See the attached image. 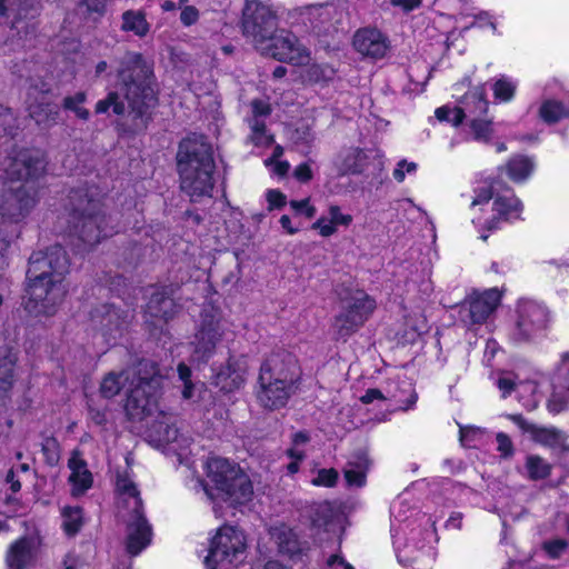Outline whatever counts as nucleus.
Returning <instances> with one entry per match:
<instances>
[{
    "label": "nucleus",
    "instance_id": "nucleus-1",
    "mask_svg": "<svg viewBox=\"0 0 569 569\" xmlns=\"http://www.w3.org/2000/svg\"><path fill=\"white\" fill-rule=\"evenodd\" d=\"M44 170L36 151L12 150L0 160V259L20 234V224L37 206L39 196L34 180Z\"/></svg>",
    "mask_w": 569,
    "mask_h": 569
},
{
    "label": "nucleus",
    "instance_id": "nucleus-2",
    "mask_svg": "<svg viewBox=\"0 0 569 569\" xmlns=\"http://www.w3.org/2000/svg\"><path fill=\"white\" fill-rule=\"evenodd\" d=\"M118 79L119 93L110 92L107 99L98 101L96 112L104 113L112 107L116 114H122L128 108L136 120V129H144L149 110L157 102L151 64L142 54L127 52L120 61Z\"/></svg>",
    "mask_w": 569,
    "mask_h": 569
},
{
    "label": "nucleus",
    "instance_id": "nucleus-3",
    "mask_svg": "<svg viewBox=\"0 0 569 569\" xmlns=\"http://www.w3.org/2000/svg\"><path fill=\"white\" fill-rule=\"evenodd\" d=\"M68 268L67 253L59 244L31 254L24 297V309L30 316L51 317L58 311L67 295L63 277Z\"/></svg>",
    "mask_w": 569,
    "mask_h": 569
},
{
    "label": "nucleus",
    "instance_id": "nucleus-4",
    "mask_svg": "<svg viewBox=\"0 0 569 569\" xmlns=\"http://www.w3.org/2000/svg\"><path fill=\"white\" fill-rule=\"evenodd\" d=\"M128 387V398L124 406L131 420L142 421L157 408V396L162 387V376L157 365L151 360H142L137 366L127 368L119 373H108L100 385L104 398L117 396L122 388Z\"/></svg>",
    "mask_w": 569,
    "mask_h": 569
},
{
    "label": "nucleus",
    "instance_id": "nucleus-5",
    "mask_svg": "<svg viewBox=\"0 0 569 569\" xmlns=\"http://www.w3.org/2000/svg\"><path fill=\"white\" fill-rule=\"evenodd\" d=\"M406 512L402 502L391 507V532L398 561L412 569H429L436 559L433 523L426 516L418 520Z\"/></svg>",
    "mask_w": 569,
    "mask_h": 569
},
{
    "label": "nucleus",
    "instance_id": "nucleus-6",
    "mask_svg": "<svg viewBox=\"0 0 569 569\" xmlns=\"http://www.w3.org/2000/svg\"><path fill=\"white\" fill-rule=\"evenodd\" d=\"M181 189L192 199L211 196L214 161L211 146L203 137H189L179 144L177 154Z\"/></svg>",
    "mask_w": 569,
    "mask_h": 569
},
{
    "label": "nucleus",
    "instance_id": "nucleus-7",
    "mask_svg": "<svg viewBox=\"0 0 569 569\" xmlns=\"http://www.w3.org/2000/svg\"><path fill=\"white\" fill-rule=\"evenodd\" d=\"M206 482L198 481V486L210 501H223L230 506L247 503L253 495L252 483L248 475L234 462L210 457L204 465Z\"/></svg>",
    "mask_w": 569,
    "mask_h": 569
},
{
    "label": "nucleus",
    "instance_id": "nucleus-8",
    "mask_svg": "<svg viewBox=\"0 0 569 569\" xmlns=\"http://www.w3.org/2000/svg\"><path fill=\"white\" fill-rule=\"evenodd\" d=\"M435 114L438 120L453 127L465 123L478 142H488L495 132V117L489 113L486 86L470 89L457 101V106H442L436 109Z\"/></svg>",
    "mask_w": 569,
    "mask_h": 569
},
{
    "label": "nucleus",
    "instance_id": "nucleus-9",
    "mask_svg": "<svg viewBox=\"0 0 569 569\" xmlns=\"http://www.w3.org/2000/svg\"><path fill=\"white\" fill-rule=\"evenodd\" d=\"M119 516L126 523V549L131 556L139 555L152 539V529L142 511L140 492L128 473L117 478Z\"/></svg>",
    "mask_w": 569,
    "mask_h": 569
},
{
    "label": "nucleus",
    "instance_id": "nucleus-10",
    "mask_svg": "<svg viewBox=\"0 0 569 569\" xmlns=\"http://www.w3.org/2000/svg\"><path fill=\"white\" fill-rule=\"evenodd\" d=\"M298 366L290 356H272L267 359L260 370L259 401L268 409L283 407L290 396L292 383L297 377Z\"/></svg>",
    "mask_w": 569,
    "mask_h": 569
},
{
    "label": "nucleus",
    "instance_id": "nucleus-11",
    "mask_svg": "<svg viewBox=\"0 0 569 569\" xmlns=\"http://www.w3.org/2000/svg\"><path fill=\"white\" fill-rule=\"evenodd\" d=\"M511 320L510 340L515 343H526L546 337L552 317L543 302L522 298L517 301Z\"/></svg>",
    "mask_w": 569,
    "mask_h": 569
},
{
    "label": "nucleus",
    "instance_id": "nucleus-12",
    "mask_svg": "<svg viewBox=\"0 0 569 569\" xmlns=\"http://www.w3.org/2000/svg\"><path fill=\"white\" fill-rule=\"evenodd\" d=\"M247 541L242 530L232 526L220 527L210 540L204 558L207 569H230L246 552Z\"/></svg>",
    "mask_w": 569,
    "mask_h": 569
},
{
    "label": "nucleus",
    "instance_id": "nucleus-13",
    "mask_svg": "<svg viewBox=\"0 0 569 569\" xmlns=\"http://www.w3.org/2000/svg\"><path fill=\"white\" fill-rule=\"evenodd\" d=\"M277 28V16L266 1L246 0L242 32L257 50L270 40Z\"/></svg>",
    "mask_w": 569,
    "mask_h": 569
},
{
    "label": "nucleus",
    "instance_id": "nucleus-14",
    "mask_svg": "<svg viewBox=\"0 0 569 569\" xmlns=\"http://www.w3.org/2000/svg\"><path fill=\"white\" fill-rule=\"evenodd\" d=\"M72 217L77 221L74 229L79 239L89 247H93L102 238L118 232L113 227H108L111 218L100 210V204L96 200L81 199V203L74 209Z\"/></svg>",
    "mask_w": 569,
    "mask_h": 569
},
{
    "label": "nucleus",
    "instance_id": "nucleus-15",
    "mask_svg": "<svg viewBox=\"0 0 569 569\" xmlns=\"http://www.w3.org/2000/svg\"><path fill=\"white\" fill-rule=\"evenodd\" d=\"M229 331L228 321L217 310H204L201 316L199 329L194 335L191 360L193 362H207L217 350Z\"/></svg>",
    "mask_w": 569,
    "mask_h": 569
},
{
    "label": "nucleus",
    "instance_id": "nucleus-16",
    "mask_svg": "<svg viewBox=\"0 0 569 569\" xmlns=\"http://www.w3.org/2000/svg\"><path fill=\"white\" fill-rule=\"evenodd\" d=\"M39 12L37 0H0V16L11 19V30L16 31L19 38L0 44V54H8L18 48H23L22 36L27 38L33 32L32 20Z\"/></svg>",
    "mask_w": 569,
    "mask_h": 569
},
{
    "label": "nucleus",
    "instance_id": "nucleus-17",
    "mask_svg": "<svg viewBox=\"0 0 569 569\" xmlns=\"http://www.w3.org/2000/svg\"><path fill=\"white\" fill-rule=\"evenodd\" d=\"M376 309V301L362 290L351 291L341 299V311L335 319V328L340 337H349L358 331Z\"/></svg>",
    "mask_w": 569,
    "mask_h": 569
},
{
    "label": "nucleus",
    "instance_id": "nucleus-18",
    "mask_svg": "<svg viewBox=\"0 0 569 569\" xmlns=\"http://www.w3.org/2000/svg\"><path fill=\"white\" fill-rule=\"evenodd\" d=\"M495 178L480 181L475 188V198L471 203L472 210L478 212L472 223L476 226L479 238L486 241L490 233L497 229L498 220V197H495Z\"/></svg>",
    "mask_w": 569,
    "mask_h": 569
},
{
    "label": "nucleus",
    "instance_id": "nucleus-19",
    "mask_svg": "<svg viewBox=\"0 0 569 569\" xmlns=\"http://www.w3.org/2000/svg\"><path fill=\"white\" fill-rule=\"evenodd\" d=\"M262 54L296 66H307L310 51L288 30L276 31L260 50Z\"/></svg>",
    "mask_w": 569,
    "mask_h": 569
},
{
    "label": "nucleus",
    "instance_id": "nucleus-20",
    "mask_svg": "<svg viewBox=\"0 0 569 569\" xmlns=\"http://www.w3.org/2000/svg\"><path fill=\"white\" fill-rule=\"evenodd\" d=\"M50 84L43 80L31 81L28 88L26 104L29 116L39 126L51 127L56 123L59 111L48 101Z\"/></svg>",
    "mask_w": 569,
    "mask_h": 569
},
{
    "label": "nucleus",
    "instance_id": "nucleus-21",
    "mask_svg": "<svg viewBox=\"0 0 569 569\" xmlns=\"http://www.w3.org/2000/svg\"><path fill=\"white\" fill-rule=\"evenodd\" d=\"M310 521L316 535L331 533L337 537L340 547L345 531V517L333 503L322 501L312 505Z\"/></svg>",
    "mask_w": 569,
    "mask_h": 569
},
{
    "label": "nucleus",
    "instance_id": "nucleus-22",
    "mask_svg": "<svg viewBox=\"0 0 569 569\" xmlns=\"http://www.w3.org/2000/svg\"><path fill=\"white\" fill-rule=\"evenodd\" d=\"M90 322L96 333L110 345L121 337L124 317L113 306L103 305L91 313Z\"/></svg>",
    "mask_w": 569,
    "mask_h": 569
},
{
    "label": "nucleus",
    "instance_id": "nucleus-23",
    "mask_svg": "<svg viewBox=\"0 0 569 569\" xmlns=\"http://www.w3.org/2000/svg\"><path fill=\"white\" fill-rule=\"evenodd\" d=\"M550 387L551 393L547 408L552 413H559L569 407V351L561 353L555 367Z\"/></svg>",
    "mask_w": 569,
    "mask_h": 569
},
{
    "label": "nucleus",
    "instance_id": "nucleus-24",
    "mask_svg": "<svg viewBox=\"0 0 569 569\" xmlns=\"http://www.w3.org/2000/svg\"><path fill=\"white\" fill-rule=\"evenodd\" d=\"M353 48L363 58L379 60L389 51L390 41L377 28H362L353 36Z\"/></svg>",
    "mask_w": 569,
    "mask_h": 569
},
{
    "label": "nucleus",
    "instance_id": "nucleus-25",
    "mask_svg": "<svg viewBox=\"0 0 569 569\" xmlns=\"http://www.w3.org/2000/svg\"><path fill=\"white\" fill-rule=\"evenodd\" d=\"M498 306V290L490 289L473 293L461 307V315L469 318L471 323L483 322Z\"/></svg>",
    "mask_w": 569,
    "mask_h": 569
},
{
    "label": "nucleus",
    "instance_id": "nucleus-26",
    "mask_svg": "<svg viewBox=\"0 0 569 569\" xmlns=\"http://www.w3.org/2000/svg\"><path fill=\"white\" fill-rule=\"evenodd\" d=\"M246 373V361L243 359L230 358L227 366L216 372L213 383L220 388L221 391L232 392L243 386Z\"/></svg>",
    "mask_w": 569,
    "mask_h": 569
},
{
    "label": "nucleus",
    "instance_id": "nucleus-27",
    "mask_svg": "<svg viewBox=\"0 0 569 569\" xmlns=\"http://www.w3.org/2000/svg\"><path fill=\"white\" fill-rule=\"evenodd\" d=\"M40 540L37 536L23 537L13 542L7 552L9 569H26L34 559Z\"/></svg>",
    "mask_w": 569,
    "mask_h": 569
},
{
    "label": "nucleus",
    "instance_id": "nucleus-28",
    "mask_svg": "<svg viewBox=\"0 0 569 569\" xmlns=\"http://www.w3.org/2000/svg\"><path fill=\"white\" fill-rule=\"evenodd\" d=\"M160 392L157 396V401H159ZM154 418V423L150 427L148 437L150 441L161 445H169L174 442L178 439V429L171 423V416L164 413L159 410V402H157V408L150 416H146L142 420Z\"/></svg>",
    "mask_w": 569,
    "mask_h": 569
},
{
    "label": "nucleus",
    "instance_id": "nucleus-29",
    "mask_svg": "<svg viewBox=\"0 0 569 569\" xmlns=\"http://www.w3.org/2000/svg\"><path fill=\"white\" fill-rule=\"evenodd\" d=\"M352 216L342 212L338 204H330L326 214H322L313 224L312 229L323 238L333 236L339 227L348 228L352 223Z\"/></svg>",
    "mask_w": 569,
    "mask_h": 569
},
{
    "label": "nucleus",
    "instance_id": "nucleus-30",
    "mask_svg": "<svg viewBox=\"0 0 569 569\" xmlns=\"http://www.w3.org/2000/svg\"><path fill=\"white\" fill-rule=\"evenodd\" d=\"M176 305L166 288H153L147 303L146 315L150 318L167 321L173 317Z\"/></svg>",
    "mask_w": 569,
    "mask_h": 569
},
{
    "label": "nucleus",
    "instance_id": "nucleus-31",
    "mask_svg": "<svg viewBox=\"0 0 569 569\" xmlns=\"http://www.w3.org/2000/svg\"><path fill=\"white\" fill-rule=\"evenodd\" d=\"M403 391L409 395L407 401H403L402 397L398 393L390 391L383 393L379 389H368L360 399L363 403H372L375 401L390 402L388 407L393 406L397 409L408 410L416 403L417 395L410 385H406V390Z\"/></svg>",
    "mask_w": 569,
    "mask_h": 569
},
{
    "label": "nucleus",
    "instance_id": "nucleus-32",
    "mask_svg": "<svg viewBox=\"0 0 569 569\" xmlns=\"http://www.w3.org/2000/svg\"><path fill=\"white\" fill-rule=\"evenodd\" d=\"M70 469L69 481L72 487V495L80 496L84 493L92 485V475L87 468V463L74 452L68 462Z\"/></svg>",
    "mask_w": 569,
    "mask_h": 569
},
{
    "label": "nucleus",
    "instance_id": "nucleus-33",
    "mask_svg": "<svg viewBox=\"0 0 569 569\" xmlns=\"http://www.w3.org/2000/svg\"><path fill=\"white\" fill-rule=\"evenodd\" d=\"M16 353L8 346L0 348V406L6 403L13 382Z\"/></svg>",
    "mask_w": 569,
    "mask_h": 569
},
{
    "label": "nucleus",
    "instance_id": "nucleus-34",
    "mask_svg": "<svg viewBox=\"0 0 569 569\" xmlns=\"http://www.w3.org/2000/svg\"><path fill=\"white\" fill-rule=\"evenodd\" d=\"M366 154L358 148L341 150L335 159V167L340 174L360 173L365 167Z\"/></svg>",
    "mask_w": 569,
    "mask_h": 569
},
{
    "label": "nucleus",
    "instance_id": "nucleus-35",
    "mask_svg": "<svg viewBox=\"0 0 569 569\" xmlns=\"http://www.w3.org/2000/svg\"><path fill=\"white\" fill-rule=\"evenodd\" d=\"M532 438L536 442L549 447L556 452H569V439L555 428H533Z\"/></svg>",
    "mask_w": 569,
    "mask_h": 569
},
{
    "label": "nucleus",
    "instance_id": "nucleus-36",
    "mask_svg": "<svg viewBox=\"0 0 569 569\" xmlns=\"http://www.w3.org/2000/svg\"><path fill=\"white\" fill-rule=\"evenodd\" d=\"M500 393L506 397L510 395L513 390L520 391V392H531L533 396V400L531 402H528V405L536 406L537 401L539 400L537 397V385L536 382L528 381L522 382L519 381L518 376L511 371H503L500 372Z\"/></svg>",
    "mask_w": 569,
    "mask_h": 569
},
{
    "label": "nucleus",
    "instance_id": "nucleus-37",
    "mask_svg": "<svg viewBox=\"0 0 569 569\" xmlns=\"http://www.w3.org/2000/svg\"><path fill=\"white\" fill-rule=\"evenodd\" d=\"M271 538L278 545L279 551L293 555L299 551L297 535L286 525L274 526L270 530Z\"/></svg>",
    "mask_w": 569,
    "mask_h": 569
},
{
    "label": "nucleus",
    "instance_id": "nucleus-38",
    "mask_svg": "<svg viewBox=\"0 0 569 569\" xmlns=\"http://www.w3.org/2000/svg\"><path fill=\"white\" fill-rule=\"evenodd\" d=\"M121 19V30L124 32H132L134 36L142 38L150 30L144 12L140 10H127L122 13Z\"/></svg>",
    "mask_w": 569,
    "mask_h": 569
},
{
    "label": "nucleus",
    "instance_id": "nucleus-39",
    "mask_svg": "<svg viewBox=\"0 0 569 569\" xmlns=\"http://www.w3.org/2000/svg\"><path fill=\"white\" fill-rule=\"evenodd\" d=\"M533 170V162L525 156H515L506 163V172L515 182L525 181Z\"/></svg>",
    "mask_w": 569,
    "mask_h": 569
},
{
    "label": "nucleus",
    "instance_id": "nucleus-40",
    "mask_svg": "<svg viewBox=\"0 0 569 569\" xmlns=\"http://www.w3.org/2000/svg\"><path fill=\"white\" fill-rule=\"evenodd\" d=\"M522 211V204L513 192L508 188L500 186V220L518 219Z\"/></svg>",
    "mask_w": 569,
    "mask_h": 569
},
{
    "label": "nucleus",
    "instance_id": "nucleus-41",
    "mask_svg": "<svg viewBox=\"0 0 569 569\" xmlns=\"http://www.w3.org/2000/svg\"><path fill=\"white\" fill-rule=\"evenodd\" d=\"M491 435L483 428L459 425V440L461 446L477 448L485 445Z\"/></svg>",
    "mask_w": 569,
    "mask_h": 569
},
{
    "label": "nucleus",
    "instance_id": "nucleus-42",
    "mask_svg": "<svg viewBox=\"0 0 569 569\" xmlns=\"http://www.w3.org/2000/svg\"><path fill=\"white\" fill-rule=\"evenodd\" d=\"M369 461L366 456H360L357 461H349L345 469V478L350 487H361L366 482V472Z\"/></svg>",
    "mask_w": 569,
    "mask_h": 569
},
{
    "label": "nucleus",
    "instance_id": "nucleus-43",
    "mask_svg": "<svg viewBox=\"0 0 569 569\" xmlns=\"http://www.w3.org/2000/svg\"><path fill=\"white\" fill-rule=\"evenodd\" d=\"M62 529L68 536L79 532L83 523L82 509L80 507L66 506L61 509Z\"/></svg>",
    "mask_w": 569,
    "mask_h": 569
},
{
    "label": "nucleus",
    "instance_id": "nucleus-44",
    "mask_svg": "<svg viewBox=\"0 0 569 569\" xmlns=\"http://www.w3.org/2000/svg\"><path fill=\"white\" fill-rule=\"evenodd\" d=\"M335 76V69L329 64L312 63L303 71V79L311 83L330 81Z\"/></svg>",
    "mask_w": 569,
    "mask_h": 569
},
{
    "label": "nucleus",
    "instance_id": "nucleus-45",
    "mask_svg": "<svg viewBox=\"0 0 569 569\" xmlns=\"http://www.w3.org/2000/svg\"><path fill=\"white\" fill-rule=\"evenodd\" d=\"M565 114V107L555 100H546L539 109V116L546 123H555Z\"/></svg>",
    "mask_w": 569,
    "mask_h": 569
},
{
    "label": "nucleus",
    "instance_id": "nucleus-46",
    "mask_svg": "<svg viewBox=\"0 0 569 569\" xmlns=\"http://www.w3.org/2000/svg\"><path fill=\"white\" fill-rule=\"evenodd\" d=\"M249 126L251 129V140L258 147H267L273 142V137L266 131V124L263 120L249 119Z\"/></svg>",
    "mask_w": 569,
    "mask_h": 569
},
{
    "label": "nucleus",
    "instance_id": "nucleus-47",
    "mask_svg": "<svg viewBox=\"0 0 569 569\" xmlns=\"http://www.w3.org/2000/svg\"><path fill=\"white\" fill-rule=\"evenodd\" d=\"M309 442L307 432L299 431L293 435L291 447L287 450L290 459L303 460L306 458V446Z\"/></svg>",
    "mask_w": 569,
    "mask_h": 569
},
{
    "label": "nucleus",
    "instance_id": "nucleus-48",
    "mask_svg": "<svg viewBox=\"0 0 569 569\" xmlns=\"http://www.w3.org/2000/svg\"><path fill=\"white\" fill-rule=\"evenodd\" d=\"M177 370H178L179 380L183 383V388H182L183 399H187V400L192 399L196 396L198 387L191 381L190 368L186 363L180 362L178 365Z\"/></svg>",
    "mask_w": 569,
    "mask_h": 569
},
{
    "label": "nucleus",
    "instance_id": "nucleus-49",
    "mask_svg": "<svg viewBox=\"0 0 569 569\" xmlns=\"http://www.w3.org/2000/svg\"><path fill=\"white\" fill-rule=\"evenodd\" d=\"M86 101V93L78 92L74 96L66 97L63 100V108L74 112V114L82 119L87 120L89 118V111L81 107V104Z\"/></svg>",
    "mask_w": 569,
    "mask_h": 569
},
{
    "label": "nucleus",
    "instance_id": "nucleus-50",
    "mask_svg": "<svg viewBox=\"0 0 569 569\" xmlns=\"http://www.w3.org/2000/svg\"><path fill=\"white\" fill-rule=\"evenodd\" d=\"M527 468L530 477L533 479H542L550 473V465L537 456L528 458Z\"/></svg>",
    "mask_w": 569,
    "mask_h": 569
},
{
    "label": "nucleus",
    "instance_id": "nucleus-51",
    "mask_svg": "<svg viewBox=\"0 0 569 569\" xmlns=\"http://www.w3.org/2000/svg\"><path fill=\"white\" fill-rule=\"evenodd\" d=\"M338 477V471L333 468L320 469L312 478L311 483L316 487L331 488L337 483Z\"/></svg>",
    "mask_w": 569,
    "mask_h": 569
},
{
    "label": "nucleus",
    "instance_id": "nucleus-52",
    "mask_svg": "<svg viewBox=\"0 0 569 569\" xmlns=\"http://www.w3.org/2000/svg\"><path fill=\"white\" fill-rule=\"evenodd\" d=\"M497 351H498V343L495 340H489L486 345L483 360H482L485 366L490 368L489 378L493 380L495 385H498V378H496V372H495Z\"/></svg>",
    "mask_w": 569,
    "mask_h": 569
},
{
    "label": "nucleus",
    "instance_id": "nucleus-53",
    "mask_svg": "<svg viewBox=\"0 0 569 569\" xmlns=\"http://www.w3.org/2000/svg\"><path fill=\"white\" fill-rule=\"evenodd\" d=\"M16 118L10 109L0 106V137L13 136Z\"/></svg>",
    "mask_w": 569,
    "mask_h": 569
},
{
    "label": "nucleus",
    "instance_id": "nucleus-54",
    "mask_svg": "<svg viewBox=\"0 0 569 569\" xmlns=\"http://www.w3.org/2000/svg\"><path fill=\"white\" fill-rule=\"evenodd\" d=\"M418 170V164L413 161L400 160L393 169L392 177L396 181L402 182L406 176H413Z\"/></svg>",
    "mask_w": 569,
    "mask_h": 569
},
{
    "label": "nucleus",
    "instance_id": "nucleus-55",
    "mask_svg": "<svg viewBox=\"0 0 569 569\" xmlns=\"http://www.w3.org/2000/svg\"><path fill=\"white\" fill-rule=\"evenodd\" d=\"M290 208L297 213L302 214L306 218H313L316 214V208L310 203V199L306 198L302 200H291L289 202Z\"/></svg>",
    "mask_w": 569,
    "mask_h": 569
},
{
    "label": "nucleus",
    "instance_id": "nucleus-56",
    "mask_svg": "<svg viewBox=\"0 0 569 569\" xmlns=\"http://www.w3.org/2000/svg\"><path fill=\"white\" fill-rule=\"evenodd\" d=\"M42 451L48 463L54 465L59 460V445L56 439L47 438L42 442Z\"/></svg>",
    "mask_w": 569,
    "mask_h": 569
},
{
    "label": "nucleus",
    "instance_id": "nucleus-57",
    "mask_svg": "<svg viewBox=\"0 0 569 569\" xmlns=\"http://www.w3.org/2000/svg\"><path fill=\"white\" fill-rule=\"evenodd\" d=\"M567 541L563 539H556L546 541L543 543V550L548 553V556L552 559L559 558L565 550L567 549Z\"/></svg>",
    "mask_w": 569,
    "mask_h": 569
},
{
    "label": "nucleus",
    "instance_id": "nucleus-58",
    "mask_svg": "<svg viewBox=\"0 0 569 569\" xmlns=\"http://www.w3.org/2000/svg\"><path fill=\"white\" fill-rule=\"evenodd\" d=\"M517 83L507 77H500V102L510 101L516 92Z\"/></svg>",
    "mask_w": 569,
    "mask_h": 569
},
{
    "label": "nucleus",
    "instance_id": "nucleus-59",
    "mask_svg": "<svg viewBox=\"0 0 569 569\" xmlns=\"http://www.w3.org/2000/svg\"><path fill=\"white\" fill-rule=\"evenodd\" d=\"M268 210L280 209L287 203V197L279 190L269 189L266 192Z\"/></svg>",
    "mask_w": 569,
    "mask_h": 569
},
{
    "label": "nucleus",
    "instance_id": "nucleus-60",
    "mask_svg": "<svg viewBox=\"0 0 569 569\" xmlns=\"http://www.w3.org/2000/svg\"><path fill=\"white\" fill-rule=\"evenodd\" d=\"M252 117L250 119L263 120L270 114L271 108L267 101L253 100L251 102Z\"/></svg>",
    "mask_w": 569,
    "mask_h": 569
},
{
    "label": "nucleus",
    "instance_id": "nucleus-61",
    "mask_svg": "<svg viewBox=\"0 0 569 569\" xmlns=\"http://www.w3.org/2000/svg\"><path fill=\"white\" fill-rule=\"evenodd\" d=\"M199 10L194 6L181 8L180 21L184 27H190L199 20Z\"/></svg>",
    "mask_w": 569,
    "mask_h": 569
},
{
    "label": "nucleus",
    "instance_id": "nucleus-62",
    "mask_svg": "<svg viewBox=\"0 0 569 569\" xmlns=\"http://www.w3.org/2000/svg\"><path fill=\"white\" fill-rule=\"evenodd\" d=\"M390 6L402 13H409L421 7L422 0H389Z\"/></svg>",
    "mask_w": 569,
    "mask_h": 569
},
{
    "label": "nucleus",
    "instance_id": "nucleus-63",
    "mask_svg": "<svg viewBox=\"0 0 569 569\" xmlns=\"http://www.w3.org/2000/svg\"><path fill=\"white\" fill-rule=\"evenodd\" d=\"M293 177L300 182H308L312 179L313 172L310 162H303L293 170Z\"/></svg>",
    "mask_w": 569,
    "mask_h": 569
},
{
    "label": "nucleus",
    "instance_id": "nucleus-64",
    "mask_svg": "<svg viewBox=\"0 0 569 569\" xmlns=\"http://www.w3.org/2000/svg\"><path fill=\"white\" fill-rule=\"evenodd\" d=\"M327 569H355L340 553H333L327 559Z\"/></svg>",
    "mask_w": 569,
    "mask_h": 569
}]
</instances>
